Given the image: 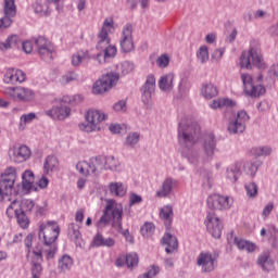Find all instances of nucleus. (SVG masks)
<instances>
[{
	"label": "nucleus",
	"mask_w": 278,
	"mask_h": 278,
	"mask_svg": "<svg viewBox=\"0 0 278 278\" xmlns=\"http://www.w3.org/2000/svg\"><path fill=\"white\" fill-rule=\"evenodd\" d=\"M112 227L113 229H116L118 233H122V236H124L126 242L134 244V236L129 233V229H123V219H119V222L112 223Z\"/></svg>",
	"instance_id": "obj_42"
},
{
	"label": "nucleus",
	"mask_w": 278,
	"mask_h": 278,
	"mask_svg": "<svg viewBox=\"0 0 278 278\" xmlns=\"http://www.w3.org/2000/svg\"><path fill=\"white\" fill-rule=\"evenodd\" d=\"M197 266L200 268L201 273H214L216 266H218V255L214 252L202 251L197 256Z\"/></svg>",
	"instance_id": "obj_10"
},
{
	"label": "nucleus",
	"mask_w": 278,
	"mask_h": 278,
	"mask_svg": "<svg viewBox=\"0 0 278 278\" xmlns=\"http://www.w3.org/2000/svg\"><path fill=\"white\" fill-rule=\"evenodd\" d=\"M84 101V96L74 94V96H64L62 98L63 103H70L71 105H77V103H81Z\"/></svg>",
	"instance_id": "obj_51"
},
{
	"label": "nucleus",
	"mask_w": 278,
	"mask_h": 278,
	"mask_svg": "<svg viewBox=\"0 0 278 278\" xmlns=\"http://www.w3.org/2000/svg\"><path fill=\"white\" fill-rule=\"evenodd\" d=\"M205 225L208 233H211L213 238H220L223 233V224H220V219L216 214L208 213L206 215Z\"/></svg>",
	"instance_id": "obj_20"
},
{
	"label": "nucleus",
	"mask_w": 278,
	"mask_h": 278,
	"mask_svg": "<svg viewBox=\"0 0 278 278\" xmlns=\"http://www.w3.org/2000/svg\"><path fill=\"white\" fill-rule=\"evenodd\" d=\"M111 197L123 198L127 194V185L122 181H112L108 186Z\"/></svg>",
	"instance_id": "obj_30"
},
{
	"label": "nucleus",
	"mask_w": 278,
	"mask_h": 278,
	"mask_svg": "<svg viewBox=\"0 0 278 278\" xmlns=\"http://www.w3.org/2000/svg\"><path fill=\"white\" fill-rule=\"evenodd\" d=\"M78 80H79V74L75 72H68L61 77L60 84H62L63 86H66V84H73V81H78Z\"/></svg>",
	"instance_id": "obj_49"
},
{
	"label": "nucleus",
	"mask_w": 278,
	"mask_h": 278,
	"mask_svg": "<svg viewBox=\"0 0 278 278\" xmlns=\"http://www.w3.org/2000/svg\"><path fill=\"white\" fill-rule=\"evenodd\" d=\"M140 142V135L139 132H129L126 136L125 139V147H129V149H134L136 147V144H138Z\"/></svg>",
	"instance_id": "obj_48"
},
{
	"label": "nucleus",
	"mask_w": 278,
	"mask_h": 278,
	"mask_svg": "<svg viewBox=\"0 0 278 278\" xmlns=\"http://www.w3.org/2000/svg\"><path fill=\"white\" fill-rule=\"evenodd\" d=\"M114 112H127V101L119 100L113 104Z\"/></svg>",
	"instance_id": "obj_61"
},
{
	"label": "nucleus",
	"mask_w": 278,
	"mask_h": 278,
	"mask_svg": "<svg viewBox=\"0 0 278 278\" xmlns=\"http://www.w3.org/2000/svg\"><path fill=\"white\" fill-rule=\"evenodd\" d=\"M34 260H33V267H31V275L33 277L40 278V275L42 274V251H34Z\"/></svg>",
	"instance_id": "obj_31"
},
{
	"label": "nucleus",
	"mask_w": 278,
	"mask_h": 278,
	"mask_svg": "<svg viewBox=\"0 0 278 278\" xmlns=\"http://www.w3.org/2000/svg\"><path fill=\"white\" fill-rule=\"evenodd\" d=\"M115 29L116 28L114 27V18L106 17L102 24L100 33L98 34L97 49H103V47L110 45V34H114Z\"/></svg>",
	"instance_id": "obj_13"
},
{
	"label": "nucleus",
	"mask_w": 278,
	"mask_h": 278,
	"mask_svg": "<svg viewBox=\"0 0 278 278\" xmlns=\"http://www.w3.org/2000/svg\"><path fill=\"white\" fill-rule=\"evenodd\" d=\"M68 235L72 240H79L81 237V232H79V229L75 226V224H71L68 227Z\"/></svg>",
	"instance_id": "obj_56"
},
{
	"label": "nucleus",
	"mask_w": 278,
	"mask_h": 278,
	"mask_svg": "<svg viewBox=\"0 0 278 278\" xmlns=\"http://www.w3.org/2000/svg\"><path fill=\"white\" fill-rule=\"evenodd\" d=\"M86 58H88L87 50H80L75 52L71 59L72 66H75L76 68L79 67L81 64H84V61L86 60Z\"/></svg>",
	"instance_id": "obj_43"
},
{
	"label": "nucleus",
	"mask_w": 278,
	"mask_h": 278,
	"mask_svg": "<svg viewBox=\"0 0 278 278\" xmlns=\"http://www.w3.org/2000/svg\"><path fill=\"white\" fill-rule=\"evenodd\" d=\"M7 97H10L13 101H20V103H31L36 99V91L31 88L17 86L7 87L3 90Z\"/></svg>",
	"instance_id": "obj_8"
},
{
	"label": "nucleus",
	"mask_w": 278,
	"mask_h": 278,
	"mask_svg": "<svg viewBox=\"0 0 278 278\" xmlns=\"http://www.w3.org/2000/svg\"><path fill=\"white\" fill-rule=\"evenodd\" d=\"M85 123L79 124L80 131L92 134V131H101V124L108 121V114L99 110H89L85 115Z\"/></svg>",
	"instance_id": "obj_6"
},
{
	"label": "nucleus",
	"mask_w": 278,
	"mask_h": 278,
	"mask_svg": "<svg viewBox=\"0 0 278 278\" xmlns=\"http://www.w3.org/2000/svg\"><path fill=\"white\" fill-rule=\"evenodd\" d=\"M241 81L243 84V90L249 97H262L266 92L264 86L253 84V76L251 74L242 73Z\"/></svg>",
	"instance_id": "obj_14"
},
{
	"label": "nucleus",
	"mask_w": 278,
	"mask_h": 278,
	"mask_svg": "<svg viewBox=\"0 0 278 278\" xmlns=\"http://www.w3.org/2000/svg\"><path fill=\"white\" fill-rule=\"evenodd\" d=\"M201 134V128L197 124L190 123L188 118L180 121L178 126V142L184 149H188L185 153L188 162L193 166H199L203 164L206 160H212L214 153H216V138L214 134H208L203 137L202 149L204 152L203 157L199 154V151L194 149L197 142H199V136Z\"/></svg>",
	"instance_id": "obj_1"
},
{
	"label": "nucleus",
	"mask_w": 278,
	"mask_h": 278,
	"mask_svg": "<svg viewBox=\"0 0 278 278\" xmlns=\"http://www.w3.org/2000/svg\"><path fill=\"white\" fill-rule=\"evenodd\" d=\"M125 258L127 268H134V266H138V254H127Z\"/></svg>",
	"instance_id": "obj_55"
},
{
	"label": "nucleus",
	"mask_w": 278,
	"mask_h": 278,
	"mask_svg": "<svg viewBox=\"0 0 278 278\" xmlns=\"http://www.w3.org/2000/svg\"><path fill=\"white\" fill-rule=\"evenodd\" d=\"M162 244L166 245L165 251L167 254L173 253L179 247L177 237L170 233L164 235V237L162 238Z\"/></svg>",
	"instance_id": "obj_34"
},
{
	"label": "nucleus",
	"mask_w": 278,
	"mask_h": 278,
	"mask_svg": "<svg viewBox=\"0 0 278 278\" xmlns=\"http://www.w3.org/2000/svg\"><path fill=\"white\" fill-rule=\"evenodd\" d=\"M257 264L265 273H270L275 270V263L270 258V255L267 252L261 254L257 258Z\"/></svg>",
	"instance_id": "obj_33"
},
{
	"label": "nucleus",
	"mask_w": 278,
	"mask_h": 278,
	"mask_svg": "<svg viewBox=\"0 0 278 278\" xmlns=\"http://www.w3.org/2000/svg\"><path fill=\"white\" fill-rule=\"evenodd\" d=\"M104 170H112L113 173H123V165L121 161L114 156H104Z\"/></svg>",
	"instance_id": "obj_32"
},
{
	"label": "nucleus",
	"mask_w": 278,
	"mask_h": 278,
	"mask_svg": "<svg viewBox=\"0 0 278 278\" xmlns=\"http://www.w3.org/2000/svg\"><path fill=\"white\" fill-rule=\"evenodd\" d=\"M141 236H143V238H151L155 231V225H153V223H146L142 227H141Z\"/></svg>",
	"instance_id": "obj_52"
},
{
	"label": "nucleus",
	"mask_w": 278,
	"mask_h": 278,
	"mask_svg": "<svg viewBox=\"0 0 278 278\" xmlns=\"http://www.w3.org/2000/svg\"><path fill=\"white\" fill-rule=\"evenodd\" d=\"M160 217L164 220L166 227H170V223L173 222V206H163L160 212Z\"/></svg>",
	"instance_id": "obj_46"
},
{
	"label": "nucleus",
	"mask_w": 278,
	"mask_h": 278,
	"mask_svg": "<svg viewBox=\"0 0 278 278\" xmlns=\"http://www.w3.org/2000/svg\"><path fill=\"white\" fill-rule=\"evenodd\" d=\"M97 49H103V54L98 53L96 56L97 62H99V64H105V62H108L109 60H112L113 58H116V46H112V45H106L102 48H97Z\"/></svg>",
	"instance_id": "obj_27"
},
{
	"label": "nucleus",
	"mask_w": 278,
	"mask_h": 278,
	"mask_svg": "<svg viewBox=\"0 0 278 278\" xmlns=\"http://www.w3.org/2000/svg\"><path fill=\"white\" fill-rule=\"evenodd\" d=\"M210 108L212 110H218L222 108H236V101L229 98H218L211 101Z\"/></svg>",
	"instance_id": "obj_36"
},
{
	"label": "nucleus",
	"mask_w": 278,
	"mask_h": 278,
	"mask_svg": "<svg viewBox=\"0 0 278 278\" xmlns=\"http://www.w3.org/2000/svg\"><path fill=\"white\" fill-rule=\"evenodd\" d=\"M157 84L162 92H170L175 86V74L173 73L163 74L160 77Z\"/></svg>",
	"instance_id": "obj_28"
},
{
	"label": "nucleus",
	"mask_w": 278,
	"mask_h": 278,
	"mask_svg": "<svg viewBox=\"0 0 278 278\" xmlns=\"http://www.w3.org/2000/svg\"><path fill=\"white\" fill-rule=\"evenodd\" d=\"M18 42V37L16 35L10 36L5 42L2 43L3 49H12Z\"/></svg>",
	"instance_id": "obj_58"
},
{
	"label": "nucleus",
	"mask_w": 278,
	"mask_h": 278,
	"mask_svg": "<svg viewBox=\"0 0 278 278\" xmlns=\"http://www.w3.org/2000/svg\"><path fill=\"white\" fill-rule=\"evenodd\" d=\"M76 170L84 177H88V175L97 177L105 170V156L97 155L91 156L89 161H80L76 164Z\"/></svg>",
	"instance_id": "obj_4"
},
{
	"label": "nucleus",
	"mask_w": 278,
	"mask_h": 278,
	"mask_svg": "<svg viewBox=\"0 0 278 278\" xmlns=\"http://www.w3.org/2000/svg\"><path fill=\"white\" fill-rule=\"evenodd\" d=\"M22 188L26 192L36 191L37 188L34 186V180H22Z\"/></svg>",
	"instance_id": "obj_62"
},
{
	"label": "nucleus",
	"mask_w": 278,
	"mask_h": 278,
	"mask_svg": "<svg viewBox=\"0 0 278 278\" xmlns=\"http://www.w3.org/2000/svg\"><path fill=\"white\" fill-rule=\"evenodd\" d=\"M16 181V168L8 167L0 176V188L4 195L8 197L12 194L14 190V184Z\"/></svg>",
	"instance_id": "obj_11"
},
{
	"label": "nucleus",
	"mask_w": 278,
	"mask_h": 278,
	"mask_svg": "<svg viewBox=\"0 0 278 278\" xmlns=\"http://www.w3.org/2000/svg\"><path fill=\"white\" fill-rule=\"evenodd\" d=\"M34 10H35L36 14H40L41 16H49V14L51 12L47 4H42L40 2L35 3Z\"/></svg>",
	"instance_id": "obj_53"
},
{
	"label": "nucleus",
	"mask_w": 278,
	"mask_h": 278,
	"mask_svg": "<svg viewBox=\"0 0 278 278\" xmlns=\"http://www.w3.org/2000/svg\"><path fill=\"white\" fill-rule=\"evenodd\" d=\"M249 118V113L244 110L238 111L237 114L230 116L226 114L228 134L231 136L244 134Z\"/></svg>",
	"instance_id": "obj_7"
},
{
	"label": "nucleus",
	"mask_w": 278,
	"mask_h": 278,
	"mask_svg": "<svg viewBox=\"0 0 278 278\" xmlns=\"http://www.w3.org/2000/svg\"><path fill=\"white\" fill-rule=\"evenodd\" d=\"M73 257L64 254L62 257L59 258L58 270H60V273H68V270L73 268Z\"/></svg>",
	"instance_id": "obj_41"
},
{
	"label": "nucleus",
	"mask_w": 278,
	"mask_h": 278,
	"mask_svg": "<svg viewBox=\"0 0 278 278\" xmlns=\"http://www.w3.org/2000/svg\"><path fill=\"white\" fill-rule=\"evenodd\" d=\"M242 161H238L226 168V179L230 184H236L242 177Z\"/></svg>",
	"instance_id": "obj_25"
},
{
	"label": "nucleus",
	"mask_w": 278,
	"mask_h": 278,
	"mask_svg": "<svg viewBox=\"0 0 278 278\" xmlns=\"http://www.w3.org/2000/svg\"><path fill=\"white\" fill-rule=\"evenodd\" d=\"M197 60L200 64H207L210 60V50H207V46H201L197 51Z\"/></svg>",
	"instance_id": "obj_47"
},
{
	"label": "nucleus",
	"mask_w": 278,
	"mask_h": 278,
	"mask_svg": "<svg viewBox=\"0 0 278 278\" xmlns=\"http://www.w3.org/2000/svg\"><path fill=\"white\" fill-rule=\"evenodd\" d=\"M273 210H275V203L268 202V203L264 206V208H263V212H262V214H261L262 218H263L264 220H266V218H267L268 216H270V213L273 212Z\"/></svg>",
	"instance_id": "obj_59"
},
{
	"label": "nucleus",
	"mask_w": 278,
	"mask_h": 278,
	"mask_svg": "<svg viewBox=\"0 0 278 278\" xmlns=\"http://www.w3.org/2000/svg\"><path fill=\"white\" fill-rule=\"evenodd\" d=\"M16 0H4V16L0 18V29H8L12 25V18L16 16Z\"/></svg>",
	"instance_id": "obj_17"
},
{
	"label": "nucleus",
	"mask_w": 278,
	"mask_h": 278,
	"mask_svg": "<svg viewBox=\"0 0 278 278\" xmlns=\"http://www.w3.org/2000/svg\"><path fill=\"white\" fill-rule=\"evenodd\" d=\"M244 190L248 199H257L260 187L255 181H249L244 184Z\"/></svg>",
	"instance_id": "obj_44"
},
{
	"label": "nucleus",
	"mask_w": 278,
	"mask_h": 278,
	"mask_svg": "<svg viewBox=\"0 0 278 278\" xmlns=\"http://www.w3.org/2000/svg\"><path fill=\"white\" fill-rule=\"evenodd\" d=\"M91 244L92 247H96V248L106 247L111 249L112 247H114V244H116V241L112 237L105 238L101 232H97L92 238Z\"/></svg>",
	"instance_id": "obj_29"
},
{
	"label": "nucleus",
	"mask_w": 278,
	"mask_h": 278,
	"mask_svg": "<svg viewBox=\"0 0 278 278\" xmlns=\"http://www.w3.org/2000/svg\"><path fill=\"white\" fill-rule=\"evenodd\" d=\"M20 211L21 212H29L30 214H35V216H39L43 214L45 208L42 206L36 204L31 199H23L20 202Z\"/></svg>",
	"instance_id": "obj_26"
},
{
	"label": "nucleus",
	"mask_w": 278,
	"mask_h": 278,
	"mask_svg": "<svg viewBox=\"0 0 278 278\" xmlns=\"http://www.w3.org/2000/svg\"><path fill=\"white\" fill-rule=\"evenodd\" d=\"M121 79V74L116 72H109L103 75L99 80H97L92 87L93 94H103L108 90H112Z\"/></svg>",
	"instance_id": "obj_9"
},
{
	"label": "nucleus",
	"mask_w": 278,
	"mask_h": 278,
	"mask_svg": "<svg viewBox=\"0 0 278 278\" xmlns=\"http://www.w3.org/2000/svg\"><path fill=\"white\" fill-rule=\"evenodd\" d=\"M179 186V181L173 177H167L163 180L161 188L156 190L155 197L159 199H166L173 194V190Z\"/></svg>",
	"instance_id": "obj_22"
},
{
	"label": "nucleus",
	"mask_w": 278,
	"mask_h": 278,
	"mask_svg": "<svg viewBox=\"0 0 278 278\" xmlns=\"http://www.w3.org/2000/svg\"><path fill=\"white\" fill-rule=\"evenodd\" d=\"M46 115L50 116V118H53L54 121H65V118L71 116V108L64 104H59L46 111Z\"/></svg>",
	"instance_id": "obj_23"
},
{
	"label": "nucleus",
	"mask_w": 278,
	"mask_h": 278,
	"mask_svg": "<svg viewBox=\"0 0 278 278\" xmlns=\"http://www.w3.org/2000/svg\"><path fill=\"white\" fill-rule=\"evenodd\" d=\"M157 273H160V267L151 266L148 271L143 274V278H153Z\"/></svg>",
	"instance_id": "obj_63"
},
{
	"label": "nucleus",
	"mask_w": 278,
	"mask_h": 278,
	"mask_svg": "<svg viewBox=\"0 0 278 278\" xmlns=\"http://www.w3.org/2000/svg\"><path fill=\"white\" fill-rule=\"evenodd\" d=\"M117 71L121 72L122 75H129V73L134 71V63L124 61L117 65Z\"/></svg>",
	"instance_id": "obj_50"
},
{
	"label": "nucleus",
	"mask_w": 278,
	"mask_h": 278,
	"mask_svg": "<svg viewBox=\"0 0 278 278\" xmlns=\"http://www.w3.org/2000/svg\"><path fill=\"white\" fill-rule=\"evenodd\" d=\"M119 46L123 53H129L134 51V37L130 24H127L123 27Z\"/></svg>",
	"instance_id": "obj_21"
},
{
	"label": "nucleus",
	"mask_w": 278,
	"mask_h": 278,
	"mask_svg": "<svg viewBox=\"0 0 278 278\" xmlns=\"http://www.w3.org/2000/svg\"><path fill=\"white\" fill-rule=\"evenodd\" d=\"M223 55H225V48L215 49L211 55V60L213 62H218L219 60H223Z\"/></svg>",
	"instance_id": "obj_60"
},
{
	"label": "nucleus",
	"mask_w": 278,
	"mask_h": 278,
	"mask_svg": "<svg viewBox=\"0 0 278 278\" xmlns=\"http://www.w3.org/2000/svg\"><path fill=\"white\" fill-rule=\"evenodd\" d=\"M233 244L239 249V251H247L248 253H253L257 247L255 243L249 242L244 239H240L238 237L233 238Z\"/></svg>",
	"instance_id": "obj_38"
},
{
	"label": "nucleus",
	"mask_w": 278,
	"mask_h": 278,
	"mask_svg": "<svg viewBox=\"0 0 278 278\" xmlns=\"http://www.w3.org/2000/svg\"><path fill=\"white\" fill-rule=\"evenodd\" d=\"M168 64H170V58L168 54H162L156 60V66H159V68H166Z\"/></svg>",
	"instance_id": "obj_54"
},
{
	"label": "nucleus",
	"mask_w": 278,
	"mask_h": 278,
	"mask_svg": "<svg viewBox=\"0 0 278 278\" xmlns=\"http://www.w3.org/2000/svg\"><path fill=\"white\" fill-rule=\"evenodd\" d=\"M20 207H21V201L13 200L7 208V215L10 218H12V216H15V218H17L18 225L23 229H25V227H27V225H29V219H27L25 212L21 211Z\"/></svg>",
	"instance_id": "obj_16"
},
{
	"label": "nucleus",
	"mask_w": 278,
	"mask_h": 278,
	"mask_svg": "<svg viewBox=\"0 0 278 278\" xmlns=\"http://www.w3.org/2000/svg\"><path fill=\"white\" fill-rule=\"evenodd\" d=\"M241 68H252L256 66L257 68H266V63H264V58H262V50L257 45H251L249 51H243L240 58Z\"/></svg>",
	"instance_id": "obj_5"
},
{
	"label": "nucleus",
	"mask_w": 278,
	"mask_h": 278,
	"mask_svg": "<svg viewBox=\"0 0 278 278\" xmlns=\"http://www.w3.org/2000/svg\"><path fill=\"white\" fill-rule=\"evenodd\" d=\"M201 94L204 99H214L218 96V89L212 83H205L202 85Z\"/></svg>",
	"instance_id": "obj_40"
},
{
	"label": "nucleus",
	"mask_w": 278,
	"mask_h": 278,
	"mask_svg": "<svg viewBox=\"0 0 278 278\" xmlns=\"http://www.w3.org/2000/svg\"><path fill=\"white\" fill-rule=\"evenodd\" d=\"M59 166H60V161H58V157L54 155H49L48 157H46L43 163L45 175H49L50 173L58 170Z\"/></svg>",
	"instance_id": "obj_37"
},
{
	"label": "nucleus",
	"mask_w": 278,
	"mask_h": 278,
	"mask_svg": "<svg viewBox=\"0 0 278 278\" xmlns=\"http://www.w3.org/2000/svg\"><path fill=\"white\" fill-rule=\"evenodd\" d=\"M141 91H142V96H141L142 103H144L147 110H151V105H152L151 99L153 97V92H155V76L149 75L147 77V80L142 86Z\"/></svg>",
	"instance_id": "obj_19"
},
{
	"label": "nucleus",
	"mask_w": 278,
	"mask_h": 278,
	"mask_svg": "<svg viewBox=\"0 0 278 278\" xmlns=\"http://www.w3.org/2000/svg\"><path fill=\"white\" fill-rule=\"evenodd\" d=\"M260 166H262L260 161H248L242 165L245 175L249 177H255L257 175V170H260Z\"/></svg>",
	"instance_id": "obj_39"
},
{
	"label": "nucleus",
	"mask_w": 278,
	"mask_h": 278,
	"mask_svg": "<svg viewBox=\"0 0 278 278\" xmlns=\"http://www.w3.org/2000/svg\"><path fill=\"white\" fill-rule=\"evenodd\" d=\"M271 229H273V235H271V240H270V242H271V247L274 248V249H278V230H277V228L275 227V226H271Z\"/></svg>",
	"instance_id": "obj_64"
},
{
	"label": "nucleus",
	"mask_w": 278,
	"mask_h": 278,
	"mask_svg": "<svg viewBox=\"0 0 278 278\" xmlns=\"http://www.w3.org/2000/svg\"><path fill=\"white\" fill-rule=\"evenodd\" d=\"M140 203H142V195L134 192L129 194V207H134V205H140Z\"/></svg>",
	"instance_id": "obj_57"
},
{
	"label": "nucleus",
	"mask_w": 278,
	"mask_h": 278,
	"mask_svg": "<svg viewBox=\"0 0 278 278\" xmlns=\"http://www.w3.org/2000/svg\"><path fill=\"white\" fill-rule=\"evenodd\" d=\"M35 45L37 47V51L41 59L45 62H51L53 60V45L45 37H38L35 40Z\"/></svg>",
	"instance_id": "obj_18"
},
{
	"label": "nucleus",
	"mask_w": 278,
	"mask_h": 278,
	"mask_svg": "<svg viewBox=\"0 0 278 278\" xmlns=\"http://www.w3.org/2000/svg\"><path fill=\"white\" fill-rule=\"evenodd\" d=\"M110 220L113 223H119L123 220V204L116 203V200L110 199L106 201L103 215L97 222V228L103 229L110 225Z\"/></svg>",
	"instance_id": "obj_3"
},
{
	"label": "nucleus",
	"mask_w": 278,
	"mask_h": 278,
	"mask_svg": "<svg viewBox=\"0 0 278 278\" xmlns=\"http://www.w3.org/2000/svg\"><path fill=\"white\" fill-rule=\"evenodd\" d=\"M206 203L210 210H229L233 205V198L215 193L207 198Z\"/></svg>",
	"instance_id": "obj_15"
},
{
	"label": "nucleus",
	"mask_w": 278,
	"mask_h": 278,
	"mask_svg": "<svg viewBox=\"0 0 278 278\" xmlns=\"http://www.w3.org/2000/svg\"><path fill=\"white\" fill-rule=\"evenodd\" d=\"M31 157V150L25 144H16L9 149V160L14 164H23Z\"/></svg>",
	"instance_id": "obj_12"
},
{
	"label": "nucleus",
	"mask_w": 278,
	"mask_h": 278,
	"mask_svg": "<svg viewBox=\"0 0 278 278\" xmlns=\"http://www.w3.org/2000/svg\"><path fill=\"white\" fill-rule=\"evenodd\" d=\"M249 153L252 157H268V155L273 154V148L270 146L253 147Z\"/></svg>",
	"instance_id": "obj_35"
},
{
	"label": "nucleus",
	"mask_w": 278,
	"mask_h": 278,
	"mask_svg": "<svg viewBox=\"0 0 278 278\" xmlns=\"http://www.w3.org/2000/svg\"><path fill=\"white\" fill-rule=\"evenodd\" d=\"M39 240L42 242L41 248L42 255L46 260H53L55 253H58V245L55 240L60 237V226L55 222L42 223L39 226Z\"/></svg>",
	"instance_id": "obj_2"
},
{
	"label": "nucleus",
	"mask_w": 278,
	"mask_h": 278,
	"mask_svg": "<svg viewBox=\"0 0 278 278\" xmlns=\"http://www.w3.org/2000/svg\"><path fill=\"white\" fill-rule=\"evenodd\" d=\"M25 79H26L25 72L16 68H8L3 77L4 84H9V85L23 84Z\"/></svg>",
	"instance_id": "obj_24"
},
{
	"label": "nucleus",
	"mask_w": 278,
	"mask_h": 278,
	"mask_svg": "<svg viewBox=\"0 0 278 278\" xmlns=\"http://www.w3.org/2000/svg\"><path fill=\"white\" fill-rule=\"evenodd\" d=\"M36 118H38L36 116V113L23 114L20 117L18 131H25L27 125H29L30 123H34V121H36Z\"/></svg>",
	"instance_id": "obj_45"
}]
</instances>
